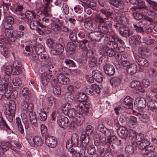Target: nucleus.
<instances>
[{
    "label": "nucleus",
    "instance_id": "f257e3e1",
    "mask_svg": "<svg viewBox=\"0 0 157 157\" xmlns=\"http://www.w3.org/2000/svg\"><path fill=\"white\" fill-rule=\"evenodd\" d=\"M46 43L50 49L51 54L59 55L62 54L64 51L63 46L59 43H56L52 39H48Z\"/></svg>",
    "mask_w": 157,
    "mask_h": 157
},
{
    "label": "nucleus",
    "instance_id": "f03ea898",
    "mask_svg": "<svg viewBox=\"0 0 157 157\" xmlns=\"http://www.w3.org/2000/svg\"><path fill=\"white\" fill-rule=\"evenodd\" d=\"M8 107V109L7 108L4 110V113L8 120L11 123L13 121L15 116L16 109L15 101L13 100H10Z\"/></svg>",
    "mask_w": 157,
    "mask_h": 157
},
{
    "label": "nucleus",
    "instance_id": "7ed1b4c3",
    "mask_svg": "<svg viewBox=\"0 0 157 157\" xmlns=\"http://www.w3.org/2000/svg\"><path fill=\"white\" fill-rule=\"evenodd\" d=\"M112 22L107 21L102 25L98 26L99 32L103 37L105 35L106 36L107 34L109 32V30L112 28Z\"/></svg>",
    "mask_w": 157,
    "mask_h": 157
},
{
    "label": "nucleus",
    "instance_id": "20e7f679",
    "mask_svg": "<svg viewBox=\"0 0 157 157\" xmlns=\"http://www.w3.org/2000/svg\"><path fill=\"white\" fill-rule=\"evenodd\" d=\"M71 143L69 141H67L66 147L67 149H70L73 146L74 147L78 146V136L76 133H73L71 138Z\"/></svg>",
    "mask_w": 157,
    "mask_h": 157
},
{
    "label": "nucleus",
    "instance_id": "39448f33",
    "mask_svg": "<svg viewBox=\"0 0 157 157\" xmlns=\"http://www.w3.org/2000/svg\"><path fill=\"white\" fill-rule=\"evenodd\" d=\"M68 119L66 117L59 116L57 118V123L59 126L64 129L68 126Z\"/></svg>",
    "mask_w": 157,
    "mask_h": 157
},
{
    "label": "nucleus",
    "instance_id": "423d86ee",
    "mask_svg": "<svg viewBox=\"0 0 157 157\" xmlns=\"http://www.w3.org/2000/svg\"><path fill=\"white\" fill-rule=\"evenodd\" d=\"M90 105L88 102H83L81 103L80 109L79 113L83 116H85L87 115L89 112V109Z\"/></svg>",
    "mask_w": 157,
    "mask_h": 157
},
{
    "label": "nucleus",
    "instance_id": "0eeeda50",
    "mask_svg": "<svg viewBox=\"0 0 157 157\" xmlns=\"http://www.w3.org/2000/svg\"><path fill=\"white\" fill-rule=\"evenodd\" d=\"M45 142L47 146L51 148L56 147L57 144V140L55 137L52 136H46Z\"/></svg>",
    "mask_w": 157,
    "mask_h": 157
},
{
    "label": "nucleus",
    "instance_id": "6e6552de",
    "mask_svg": "<svg viewBox=\"0 0 157 157\" xmlns=\"http://www.w3.org/2000/svg\"><path fill=\"white\" fill-rule=\"evenodd\" d=\"M137 144L136 141H133L131 143V145L127 146L125 149V157H131V155L134 153V148L137 146Z\"/></svg>",
    "mask_w": 157,
    "mask_h": 157
},
{
    "label": "nucleus",
    "instance_id": "1a4fd4ad",
    "mask_svg": "<svg viewBox=\"0 0 157 157\" xmlns=\"http://www.w3.org/2000/svg\"><path fill=\"white\" fill-rule=\"evenodd\" d=\"M136 115L138 117L141 123H144L147 126L151 124L150 117L147 114L138 113Z\"/></svg>",
    "mask_w": 157,
    "mask_h": 157
},
{
    "label": "nucleus",
    "instance_id": "9d476101",
    "mask_svg": "<svg viewBox=\"0 0 157 157\" xmlns=\"http://www.w3.org/2000/svg\"><path fill=\"white\" fill-rule=\"evenodd\" d=\"M89 42L88 40L86 39H82L81 40L75 41V44L80 49L84 51H87L88 48L87 45H88Z\"/></svg>",
    "mask_w": 157,
    "mask_h": 157
},
{
    "label": "nucleus",
    "instance_id": "9b49d317",
    "mask_svg": "<svg viewBox=\"0 0 157 157\" xmlns=\"http://www.w3.org/2000/svg\"><path fill=\"white\" fill-rule=\"evenodd\" d=\"M14 68L12 75H17L20 74L22 72V65L21 63L18 61L13 62V64Z\"/></svg>",
    "mask_w": 157,
    "mask_h": 157
},
{
    "label": "nucleus",
    "instance_id": "f8f14e48",
    "mask_svg": "<svg viewBox=\"0 0 157 157\" xmlns=\"http://www.w3.org/2000/svg\"><path fill=\"white\" fill-rule=\"evenodd\" d=\"M135 59L136 61L139 66L145 67H147L148 66V62L145 58L136 55L135 56Z\"/></svg>",
    "mask_w": 157,
    "mask_h": 157
},
{
    "label": "nucleus",
    "instance_id": "ddd939ff",
    "mask_svg": "<svg viewBox=\"0 0 157 157\" xmlns=\"http://www.w3.org/2000/svg\"><path fill=\"white\" fill-rule=\"evenodd\" d=\"M118 31L123 36L127 37L133 34V32L128 27L125 26L120 27Z\"/></svg>",
    "mask_w": 157,
    "mask_h": 157
},
{
    "label": "nucleus",
    "instance_id": "4468645a",
    "mask_svg": "<svg viewBox=\"0 0 157 157\" xmlns=\"http://www.w3.org/2000/svg\"><path fill=\"white\" fill-rule=\"evenodd\" d=\"M135 104L139 108H144L146 106L145 99L142 97H138L135 100Z\"/></svg>",
    "mask_w": 157,
    "mask_h": 157
},
{
    "label": "nucleus",
    "instance_id": "2eb2a0df",
    "mask_svg": "<svg viewBox=\"0 0 157 157\" xmlns=\"http://www.w3.org/2000/svg\"><path fill=\"white\" fill-rule=\"evenodd\" d=\"M133 100L132 98L129 96H126L124 99L122 105L124 107L128 109H132L133 107Z\"/></svg>",
    "mask_w": 157,
    "mask_h": 157
},
{
    "label": "nucleus",
    "instance_id": "dca6fc26",
    "mask_svg": "<svg viewBox=\"0 0 157 157\" xmlns=\"http://www.w3.org/2000/svg\"><path fill=\"white\" fill-rule=\"evenodd\" d=\"M0 128L3 130L10 131L11 129L9 124L6 122L2 116L1 112L0 111Z\"/></svg>",
    "mask_w": 157,
    "mask_h": 157
},
{
    "label": "nucleus",
    "instance_id": "f3484780",
    "mask_svg": "<svg viewBox=\"0 0 157 157\" xmlns=\"http://www.w3.org/2000/svg\"><path fill=\"white\" fill-rule=\"evenodd\" d=\"M43 141L40 136H36L32 139V140H30L29 141V143L30 145L34 146L36 145L37 146H40L42 145Z\"/></svg>",
    "mask_w": 157,
    "mask_h": 157
},
{
    "label": "nucleus",
    "instance_id": "a211bd4d",
    "mask_svg": "<svg viewBox=\"0 0 157 157\" xmlns=\"http://www.w3.org/2000/svg\"><path fill=\"white\" fill-rule=\"evenodd\" d=\"M29 118L31 124L34 127L37 128L39 126L36 118V115L35 112H31L29 113Z\"/></svg>",
    "mask_w": 157,
    "mask_h": 157
},
{
    "label": "nucleus",
    "instance_id": "6ab92c4d",
    "mask_svg": "<svg viewBox=\"0 0 157 157\" xmlns=\"http://www.w3.org/2000/svg\"><path fill=\"white\" fill-rule=\"evenodd\" d=\"M105 73L108 76L113 75L115 72V69L113 66L110 64L105 65L103 67Z\"/></svg>",
    "mask_w": 157,
    "mask_h": 157
},
{
    "label": "nucleus",
    "instance_id": "aec40b11",
    "mask_svg": "<svg viewBox=\"0 0 157 157\" xmlns=\"http://www.w3.org/2000/svg\"><path fill=\"white\" fill-rule=\"evenodd\" d=\"M92 75L94 79L97 82H101L102 81L103 76L100 71L94 70L92 71Z\"/></svg>",
    "mask_w": 157,
    "mask_h": 157
},
{
    "label": "nucleus",
    "instance_id": "412c9836",
    "mask_svg": "<svg viewBox=\"0 0 157 157\" xmlns=\"http://www.w3.org/2000/svg\"><path fill=\"white\" fill-rule=\"evenodd\" d=\"M110 38H111V41H109L106 45L107 49H115L117 48L118 46V44L116 42V37L114 36H110Z\"/></svg>",
    "mask_w": 157,
    "mask_h": 157
},
{
    "label": "nucleus",
    "instance_id": "4be33fe9",
    "mask_svg": "<svg viewBox=\"0 0 157 157\" xmlns=\"http://www.w3.org/2000/svg\"><path fill=\"white\" fill-rule=\"evenodd\" d=\"M57 78L59 82L63 85L67 84L69 81V78L67 77L61 73L57 74Z\"/></svg>",
    "mask_w": 157,
    "mask_h": 157
},
{
    "label": "nucleus",
    "instance_id": "5701e85b",
    "mask_svg": "<svg viewBox=\"0 0 157 157\" xmlns=\"http://www.w3.org/2000/svg\"><path fill=\"white\" fill-rule=\"evenodd\" d=\"M40 62H44L43 65L46 66L49 64L50 62V59L46 52H44L39 55Z\"/></svg>",
    "mask_w": 157,
    "mask_h": 157
},
{
    "label": "nucleus",
    "instance_id": "b1692460",
    "mask_svg": "<svg viewBox=\"0 0 157 157\" xmlns=\"http://www.w3.org/2000/svg\"><path fill=\"white\" fill-rule=\"evenodd\" d=\"M88 37L91 40L98 42L103 37L100 33L98 32L91 33H90Z\"/></svg>",
    "mask_w": 157,
    "mask_h": 157
},
{
    "label": "nucleus",
    "instance_id": "393cba45",
    "mask_svg": "<svg viewBox=\"0 0 157 157\" xmlns=\"http://www.w3.org/2000/svg\"><path fill=\"white\" fill-rule=\"evenodd\" d=\"M96 17L98 22L101 24H105L107 21H111L108 20L109 18L108 16H105L103 14H101V13L96 14Z\"/></svg>",
    "mask_w": 157,
    "mask_h": 157
},
{
    "label": "nucleus",
    "instance_id": "a878e982",
    "mask_svg": "<svg viewBox=\"0 0 157 157\" xmlns=\"http://www.w3.org/2000/svg\"><path fill=\"white\" fill-rule=\"evenodd\" d=\"M120 132L119 135L121 138L123 139H125L127 137L128 134V131L126 128L123 126H121L118 128V132Z\"/></svg>",
    "mask_w": 157,
    "mask_h": 157
},
{
    "label": "nucleus",
    "instance_id": "bb28decb",
    "mask_svg": "<svg viewBox=\"0 0 157 157\" xmlns=\"http://www.w3.org/2000/svg\"><path fill=\"white\" fill-rule=\"evenodd\" d=\"M137 65L135 63L131 64L126 68L127 72L130 75L135 74L137 71Z\"/></svg>",
    "mask_w": 157,
    "mask_h": 157
},
{
    "label": "nucleus",
    "instance_id": "cd10ccee",
    "mask_svg": "<svg viewBox=\"0 0 157 157\" xmlns=\"http://www.w3.org/2000/svg\"><path fill=\"white\" fill-rule=\"evenodd\" d=\"M89 136L84 134H82L81 136L80 140L81 145L86 147L89 142Z\"/></svg>",
    "mask_w": 157,
    "mask_h": 157
},
{
    "label": "nucleus",
    "instance_id": "c85d7f7f",
    "mask_svg": "<svg viewBox=\"0 0 157 157\" xmlns=\"http://www.w3.org/2000/svg\"><path fill=\"white\" fill-rule=\"evenodd\" d=\"M52 75H48L47 73L42 74L41 79L42 84L44 85H47L49 81V78H50Z\"/></svg>",
    "mask_w": 157,
    "mask_h": 157
},
{
    "label": "nucleus",
    "instance_id": "c756f323",
    "mask_svg": "<svg viewBox=\"0 0 157 157\" xmlns=\"http://www.w3.org/2000/svg\"><path fill=\"white\" fill-rule=\"evenodd\" d=\"M141 38L140 36L137 34L131 36L129 38V43L132 44H137Z\"/></svg>",
    "mask_w": 157,
    "mask_h": 157
},
{
    "label": "nucleus",
    "instance_id": "7c9ffc66",
    "mask_svg": "<svg viewBox=\"0 0 157 157\" xmlns=\"http://www.w3.org/2000/svg\"><path fill=\"white\" fill-rule=\"evenodd\" d=\"M109 3L115 7H122L124 5V3L121 0H109Z\"/></svg>",
    "mask_w": 157,
    "mask_h": 157
},
{
    "label": "nucleus",
    "instance_id": "2f4dec72",
    "mask_svg": "<svg viewBox=\"0 0 157 157\" xmlns=\"http://www.w3.org/2000/svg\"><path fill=\"white\" fill-rule=\"evenodd\" d=\"M76 100L78 101L82 102H85L88 97L83 92H79L78 93L76 96Z\"/></svg>",
    "mask_w": 157,
    "mask_h": 157
},
{
    "label": "nucleus",
    "instance_id": "473e14b6",
    "mask_svg": "<svg viewBox=\"0 0 157 157\" xmlns=\"http://www.w3.org/2000/svg\"><path fill=\"white\" fill-rule=\"evenodd\" d=\"M33 24L35 25L36 26H39L41 27H43L44 28V31L45 33L49 34L51 32V29L47 28L46 26L42 24L40 22H39L38 21H34L33 22Z\"/></svg>",
    "mask_w": 157,
    "mask_h": 157
},
{
    "label": "nucleus",
    "instance_id": "72a5a7b5",
    "mask_svg": "<svg viewBox=\"0 0 157 157\" xmlns=\"http://www.w3.org/2000/svg\"><path fill=\"white\" fill-rule=\"evenodd\" d=\"M4 16L6 17L5 20L6 21L5 22V24H7V25H8V27H6V29H8L9 28H10L12 26V25L14 22V19L11 16H7L6 14H4Z\"/></svg>",
    "mask_w": 157,
    "mask_h": 157
},
{
    "label": "nucleus",
    "instance_id": "f704fd0d",
    "mask_svg": "<svg viewBox=\"0 0 157 157\" xmlns=\"http://www.w3.org/2000/svg\"><path fill=\"white\" fill-rule=\"evenodd\" d=\"M143 43L146 44L147 46L153 45L156 43V41L151 37H144L143 38Z\"/></svg>",
    "mask_w": 157,
    "mask_h": 157
},
{
    "label": "nucleus",
    "instance_id": "c9c22d12",
    "mask_svg": "<svg viewBox=\"0 0 157 157\" xmlns=\"http://www.w3.org/2000/svg\"><path fill=\"white\" fill-rule=\"evenodd\" d=\"M138 145V148L144 151V150H145V148L149 146L150 143L148 140L146 138L143 140Z\"/></svg>",
    "mask_w": 157,
    "mask_h": 157
},
{
    "label": "nucleus",
    "instance_id": "e433bc0d",
    "mask_svg": "<svg viewBox=\"0 0 157 157\" xmlns=\"http://www.w3.org/2000/svg\"><path fill=\"white\" fill-rule=\"evenodd\" d=\"M26 18L29 20H31L33 19L36 20L39 19L40 17L38 15H36L35 13L33 11L28 10L26 11Z\"/></svg>",
    "mask_w": 157,
    "mask_h": 157
},
{
    "label": "nucleus",
    "instance_id": "4c0bfd02",
    "mask_svg": "<svg viewBox=\"0 0 157 157\" xmlns=\"http://www.w3.org/2000/svg\"><path fill=\"white\" fill-rule=\"evenodd\" d=\"M110 82L112 86L116 87L120 85L121 83V80L120 78L118 77H113L110 79Z\"/></svg>",
    "mask_w": 157,
    "mask_h": 157
},
{
    "label": "nucleus",
    "instance_id": "58836bf2",
    "mask_svg": "<svg viewBox=\"0 0 157 157\" xmlns=\"http://www.w3.org/2000/svg\"><path fill=\"white\" fill-rule=\"evenodd\" d=\"M0 52L2 55L6 57H8L10 54L9 49L2 45H0Z\"/></svg>",
    "mask_w": 157,
    "mask_h": 157
},
{
    "label": "nucleus",
    "instance_id": "ea45409f",
    "mask_svg": "<svg viewBox=\"0 0 157 157\" xmlns=\"http://www.w3.org/2000/svg\"><path fill=\"white\" fill-rule=\"evenodd\" d=\"M13 70L12 66H8L6 67L5 69V71L6 75L4 76V79L6 78L9 79L10 78V76L11 74H12Z\"/></svg>",
    "mask_w": 157,
    "mask_h": 157
},
{
    "label": "nucleus",
    "instance_id": "a19ab883",
    "mask_svg": "<svg viewBox=\"0 0 157 157\" xmlns=\"http://www.w3.org/2000/svg\"><path fill=\"white\" fill-rule=\"evenodd\" d=\"M70 101L71 102V106L74 108H73L76 109L79 112L80 109L81 103H82V102H80L79 101H78L77 100H73V98L71 99V101L70 100Z\"/></svg>",
    "mask_w": 157,
    "mask_h": 157
},
{
    "label": "nucleus",
    "instance_id": "79ce46f5",
    "mask_svg": "<svg viewBox=\"0 0 157 157\" xmlns=\"http://www.w3.org/2000/svg\"><path fill=\"white\" fill-rule=\"evenodd\" d=\"M147 74L149 77L151 79L157 78V71L154 68H149L148 70Z\"/></svg>",
    "mask_w": 157,
    "mask_h": 157
},
{
    "label": "nucleus",
    "instance_id": "37998d69",
    "mask_svg": "<svg viewBox=\"0 0 157 157\" xmlns=\"http://www.w3.org/2000/svg\"><path fill=\"white\" fill-rule=\"evenodd\" d=\"M5 34L7 37L12 42H14L15 40L14 37L13 32L12 30L8 29L5 30Z\"/></svg>",
    "mask_w": 157,
    "mask_h": 157
},
{
    "label": "nucleus",
    "instance_id": "c03bdc74",
    "mask_svg": "<svg viewBox=\"0 0 157 157\" xmlns=\"http://www.w3.org/2000/svg\"><path fill=\"white\" fill-rule=\"evenodd\" d=\"M47 115L44 109L40 110L38 113V118L42 121H45L47 119Z\"/></svg>",
    "mask_w": 157,
    "mask_h": 157
},
{
    "label": "nucleus",
    "instance_id": "a18cd8bd",
    "mask_svg": "<svg viewBox=\"0 0 157 157\" xmlns=\"http://www.w3.org/2000/svg\"><path fill=\"white\" fill-rule=\"evenodd\" d=\"M137 123L136 118L134 116H131L128 123L129 126L131 128L135 127L136 126Z\"/></svg>",
    "mask_w": 157,
    "mask_h": 157
},
{
    "label": "nucleus",
    "instance_id": "49530a36",
    "mask_svg": "<svg viewBox=\"0 0 157 157\" xmlns=\"http://www.w3.org/2000/svg\"><path fill=\"white\" fill-rule=\"evenodd\" d=\"M69 151L70 153L73 154L71 157H81V156H82V152L84 151L83 149H82L79 152L73 148Z\"/></svg>",
    "mask_w": 157,
    "mask_h": 157
},
{
    "label": "nucleus",
    "instance_id": "de8ad7c7",
    "mask_svg": "<svg viewBox=\"0 0 157 157\" xmlns=\"http://www.w3.org/2000/svg\"><path fill=\"white\" fill-rule=\"evenodd\" d=\"M36 53L40 55L45 52V49L41 44L37 45L35 48Z\"/></svg>",
    "mask_w": 157,
    "mask_h": 157
},
{
    "label": "nucleus",
    "instance_id": "09e8293b",
    "mask_svg": "<svg viewBox=\"0 0 157 157\" xmlns=\"http://www.w3.org/2000/svg\"><path fill=\"white\" fill-rule=\"evenodd\" d=\"M99 62L100 64L104 65L108 64L109 62L108 58L107 56L102 55L99 58Z\"/></svg>",
    "mask_w": 157,
    "mask_h": 157
},
{
    "label": "nucleus",
    "instance_id": "8fccbe9b",
    "mask_svg": "<svg viewBox=\"0 0 157 157\" xmlns=\"http://www.w3.org/2000/svg\"><path fill=\"white\" fill-rule=\"evenodd\" d=\"M9 142L2 143L0 145V153L3 154L9 149Z\"/></svg>",
    "mask_w": 157,
    "mask_h": 157
},
{
    "label": "nucleus",
    "instance_id": "3c124183",
    "mask_svg": "<svg viewBox=\"0 0 157 157\" xmlns=\"http://www.w3.org/2000/svg\"><path fill=\"white\" fill-rule=\"evenodd\" d=\"M89 64L91 68L97 66L98 65L97 58L95 57H92L89 62Z\"/></svg>",
    "mask_w": 157,
    "mask_h": 157
},
{
    "label": "nucleus",
    "instance_id": "603ef678",
    "mask_svg": "<svg viewBox=\"0 0 157 157\" xmlns=\"http://www.w3.org/2000/svg\"><path fill=\"white\" fill-rule=\"evenodd\" d=\"M147 105L152 110L157 109V102L154 100H150L147 103Z\"/></svg>",
    "mask_w": 157,
    "mask_h": 157
},
{
    "label": "nucleus",
    "instance_id": "864d4df0",
    "mask_svg": "<svg viewBox=\"0 0 157 157\" xmlns=\"http://www.w3.org/2000/svg\"><path fill=\"white\" fill-rule=\"evenodd\" d=\"M43 2L44 3V5L43 6L44 8V12L43 13L46 16L48 15V5L50 2H52V0H43Z\"/></svg>",
    "mask_w": 157,
    "mask_h": 157
},
{
    "label": "nucleus",
    "instance_id": "5fc2aeb1",
    "mask_svg": "<svg viewBox=\"0 0 157 157\" xmlns=\"http://www.w3.org/2000/svg\"><path fill=\"white\" fill-rule=\"evenodd\" d=\"M23 96L24 99L26 100H28L29 98V90L27 88H24L22 90Z\"/></svg>",
    "mask_w": 157,
    "mask_h": 157
},
{
    "label": "nucleus",
    "instance_id": "6e6d98bb",
    "mask_svg": "<svg viewBox=\"0 0 157 157\" xmlns=\"http://www.w3.org/2000/svg\"><path fill=\"white\" fill-rule=\"evenodd\" d=\"M117 141V137L114 135H113L112 136H108L107 137V142L108 143H109L110 144H111V143L116 144Z\"/></svg>",
    "mask_w": 157,
    "mask_h": 157
},
{
    "label": "nucleus",
    "instance_id": "4d7b16f0",
    "mask_svg": "<svg viewBox=\"0 0 157 157\" xmlns=\"http://www.w3.org/2000/svg\"><path fill=\"white\" fill-rule=\"evenodd\" d=\"M4 80L5 81V83H3L2 81L0 83V90L3 91L8 88L9 79L5 78Z\"/></svg>",
    "mask_w": 157,
    "mask_h": 157
},
{
    "label": "nucleus",
    "instance_id": "13d9d810",
    "mask_svg": "<svg viewBox=\"0 0 157 157\" xmlns=\"http://www.w3.org/2000/svg\"><path fill=\"white\" fill-rule=\"evenodd\" d=\"M133 28L138 33H141L144 32V28L143 26L139 24L138 22L137 24L133 25Z\"/></svg>",
    "mask_w": 157,
    "mask_h": 157
},
{
    "label": "nucleus",
    "instance_id": "bf43d9fd",
    "mask_svg": "<svg viewBox=\"0 0 157 157\" xmlns=\"http://www.w3.org/2000/svg\"><path fill=\"white\" fill-rule=\"evenodd\" d=\"M94 128L91 125H88L86 127L85 129L86 135L88 136L91 135L93 133Z\"/></svg>",
    "mask_w": 157,
    "mask_h": 157
},
{
    "label": "nucleus",
    "instance_id": "052dcab7",
    "mask_svg": "<svg viewBox=\"0 0 157 157\" xmlns=\"http://www.w3.org/2000/svg\"><path fill=\"white\" fill-rule=\"evenodd\" d=\"M143 157H155L154 155L155 154V152L152 151H146L145 152L142 151L141 153Z\"/></svg>",
    "mask_w": 157,
    "mask_h": 157
},
{
    "label": "nucleus",
    "instance_id": "680f3d73",
    "mask_svg": "<svg viewBox=\"0 0 157 157\" xmlns=\"http://www.w3.org/2000/svg\"><path fill=\"white\" fill-rule=\"evenodd\" d=\"M58 69L59 71L63 74H68L70 72V70L64 66L60 67Z\"/></svg>",
    "mask_w": 157,
    "mask_h": 157
},
{
    "label": "nucleus",
    "instance_id": "e2e57ef3",
    "mask_svg": "<svg viewBox=\"0 0 157 157\" xmlns=\"http://www.w3.org/2000/svg\"><path fill=\"white\" fill-rule=\"evenodd\" d=\"M87 151L89 154L93 155L96 152V149L93 145H90L87 147Z\"/></svg>",
    "mask_w": 157,
    "mask_h": 157
},
{
    "label": "nucleus",
    "instance_id": "0e129e2a",
    "mask_svg": "<svg viewBox=\"0 0 157 157\" xmlns=\"http://www.w3.org/2000/svg\"><path fill=\"white\" fill-rule=\"evenodd\" d=\"M53 92L55 96L59 97L61 94V88L59 86H54L53 89Z\"/></svg>",
    "mask_w": 157,
    "mask_h": 157
},
{
    "label": "nucleus",
    "instance_id": "69168bd1",
    "mask_svg": "<svg viewBox=\"0 0 157 157\" xmlns=\"http://www.w3.org/2000/svg\"><path fill=\"white\" fill-rule=\"evenodd\" d=\"M148 52L146 48L144 47H140L138 49V53L142 56H146Z\"/></svg>",
    "mask_w": 157,
    "mask_h": 157
},
{
    "label": "nucleus",
    "instance_id": "338daca9",
    "mask_svg": "<svg viewBox=\"0 0 157 157\" xmlns=\"http://www.w3.org/2000/svg\"><path fill=\"white\" fill-rule=\"evenodd\" d=\"M112 150L110 147L105 149V153L103 157H113V155L111 151Z\"/></svg>",
    "mask_w": 157,
    "mask_h": 157
},
{
    "label": "nucleus",
    "instance_id": "774afa93",
    "mask_svg": "<svg viewBox=\"0 0 157 157\" xmlns=\"http://www.w3.org/2000/svg\"><path fill=\"white\" fill-rule=\"evenodd\" d=\"M146 1L150 5L151 7L153 10L157 11V2L152 0H147Z\"/></svg>",
    "mask_w": 157,
    "mask_h": 157
}]
</instances>
